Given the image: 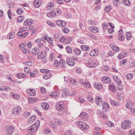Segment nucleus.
I'll list each match as a JSON object with an SVG mask.
<instances>
[{"mask_svg": "<svg viewBox=\"0 0 135 135\" xmlns=\"http://www.w3.org/2000/svg\"><path fill=\"white\" fill-rule=\"evenodd\" d=\"M131 122L130 120H127L123 122L122 124V127L123 129L129 128L130 126Z\"/></svg>", "mask_w": 135, "mask_h": 135, "instance_id": "obj_3", "label": "nucleus"}, {"mask_svg": "<svg viewBox=\"0 0 135 135\" xmlns=\"http://www.w3.org/2000/svg\"><path fill=\"white\" fill-rule=\"evenodd\" d=\"M27 45V46L28 48L31 49V48L32 44H31V42H29L28 43Z\"/></svg>", "mask_w": 135, "mask_h": 135, "instance_id": "obj_63", "label": "nucleus"}, {"mask_svg": "<svg viewBox=\"0 0 135 135\" xmlns=\"http://www.w3.org/2000/svg\"><path fill=\"white\" fill-rule=\"evenodd\" d=\"M93 98L92 97L90 96L89 97H88L87 98V100L88 101L90 102L93 103Z\"/></svg>", "mask_w": 135, "mask_h": 135, "instance_id": "obj_50", "label": "nucleus"}, {"mask_svg": "<svg viewBox=\"0 0 135 135\" xmlns=\"http://www.w3.org/2000/svg\"><path fill=\"white\" fill-rule=\"evenodd\" d=\"M80 47L82 50L85 51H88L90 49L88 46L85 45H82Z\"/></svg>", "mask_w": 135, "mask_h": 135, "instance_id": "obj_24", "label": "nucleus"}, {"mask_svg": "<svg viewBox=\"0 0 135 135\" xmlns=\"http://www.w3.org/2000/svg\"><path fill=\"white\" fill-rule=\"evenodd\" d=\"M120 3V0H113V4L115 6H118Z\"/></svg>", "mask_w": 135, "mask_h": 135, "instance_id": "obj_36", "label": "nucleus"}, {"mask_svg": "<svg viewBox=\"0 0 135 135\" xmlns=\"http://www.w3.org/2000/svg\"><path fill=\"white\" fill-rule=\"evenodd\" d=\"M102 80L103 82L105 84L110 83L111 80L110 78L106 76L102 77Z\"/></svg>", "mask_w": 135, "mask_h": 135, "instance_id": "obj_9", "label": "nucleus"}, {"mask_svg": "<svg viewBox=\"0 0 135 135\" xmlns=\"http://www.w3.org/2000/svg\"><path fill=\"white\" fill-rule=\"evenodd\" d=\"M60 93L58 91H52L51 93L50 94V95L51 97H54L55 98L58 97Z\"/></svg>", "mask_w": 135, "mask_h": 135, "instance_id": "obj_21", "label": "nucleus"}, {"mask_svg": "<svg viewBox=\"0 0 135 135\" xmlns=\"http://www.w3.org/2000/svg\"><path fill=\"white\" fill-rule=\"evenodd\" d=\"M24 17L23 16H20L17 18L18 22L20 23L22 22L24 20Z\"/></svg>", "mask_w": 135, "mask_h": 135, "instance_id": "obj_40", "label": "nucleus"}, {"mask_svg": "<svg viewBox=\"0 0 135 135\" xmlns=\"http://www.w3.org/2000/svg\"><path fill=\"white\" fill-rule=\"evenodd\" d=\"M24 114L25 116L26 117H27L30 115V113L29 112H27L24 113Z\"/></svg>", "mask_w": 135, "mask_h": 135, "instance_id": "obj_52", "label": "nucleus"}, {"mask_svg": "<svg viewBox=\"0 0 135 135\" xmlns=\"http://www.w3.org/2000/svg\"><path fill=\"white\" fill-rule=\"evenodd\" d=\"M95 101L96 103L99 105L102 104V99L100 98L99 96H97L95 98Z\"/></svg>", "mask_w": 135, "mask_h": 135, "instance_id": "obj_13", "label": "nucleus"}, {"mask_svg": "<svg viewBox=\"0 0 135 135\" xmlns=\"http://www.w3.org/2000/svg\"><path fill=\"white\" fill-rule=\"evenodd\" d=\"M118 58L119 59L121 60L123 59L124 58V56L123 55L122 52L120 53L118 56Z\"/></svg>", "mask_w": 135, "mask_h": 135, "instance_id": "obj_48", "label": "nucleus"}, {"mask_svg": "<svg viewBox=\"0 0 135 135\" xmlns=\"http://www.w3.org/2000/svg\"><path fill=\"white\" fill-rule=\"evenodd\" d=\"M132 37L131 33L129 32H127L126 34V37L127 40H129L131 39Z\"/></svg>", "mask_w": 135, "mask_h": 135, "instance_id": "obj_32", "label": "nucleus"}, {"mask_svg": "<svg viewBox=\"0 0 135 135\" xmlns=\"http://www.w3.org/2000/svg\"><path fill=\"white\" fill-rule=\"evenodd\" d=\"M36 118V116L33 115V116L32 117H31L29 119V121L30 122V121H32V122H33V121H34Z\"/></svg>", "mask_w": 135, "mask_h": 135, "instance_id": "obj_49", "label": "nucleus"}, {"mask_svg": "<svg viewBox=\"0 0 135 135\" xmlns=\"http://www.w3.org/2000/svg\"><path fill=\"white\" fill-rule=\"evenodd\" d=\"M61 21V27L62 26L64 27L66 25V23L65 22Z\"/></svg>", "mask_w": 135, "mask_h": 135, "instance_id": "obj_56", "label": "nucleus"}, {"mask_svg": "<svg viewBox=\"0 0 135 135\" xmlns=\"http://www.w3.org/2000/svg\"><path fill=\"white\" fill-rule=\"evenodd\" d=\"M23 12V10L21 8L19 7L17 10V13L19 15H21Z\"/></svg>", "mask_w": 135, "mask_h": 135, "instance_id": "obj_37", "label": "nucleus"}, {"mask_svg": "<svg viewBox=\"0 0 135 135\" xmlns=\"http://www.w3.org/2000/svg\"><path fill=\"white\" fill-rule=\"evenodd\" d=\"M63 32L65 33H67L69 32V29L67 28H65L63 30Z\"/></svg>", "mask_w": 135, "mask_h": 135, "instance_id": "obj_59", "label": "nucleus"}, {"mask_svg": "<svg viewBox=\"0 0 135 135\" xmlns=\"http://www.w3.org/2000/svg\"><path fill=\"white\" fill-rule=\"evenodd\" d=\"M90 31L94 33H96L98 31V29L96 27L92 26L90 27Z\"/></svg>", "mask_w": 135, "mask_h": 135, "instance_id": "obj_22", "label": "nucleus"}, {"mask_svg": "<svg viewBox=\"0 0 135 135\" xmlns=\"http://www.w3.org/2000/svg\"><path fill=\"white\" fill-rule=\"evenodd\" d=\"M65 134L66 135H73L72 133L69 130L66 131V133Z\"/></svg>", "mask_w": 135, "mask_h": 135, "instance_id": "obj_61", "label": "nucleus"}, {"mask_svg": "<svg viewBox=\"0 0 135 135\" xmlns=\"http://www.w3.org/2000/svg\"><path fill=\"white\" fill-rule=\"evenodd\" d=\"M109 89L113 92H116L117 91L115 86L114 84H112L109 85Z\"/></svg>", "mask_w": 135, "mask_h": 135, "instance_id": "obj_14", "label": "nucleus"}, {"mask_svg": "<svg viewBox=\"0 0 135 135\" xmlns=\"http://www.w3.org/2000/svg\"><path fill=\"white\" fill-rule=\"evenodd\" d=\"M123 3L124 4L128 6L130 5V2L128 0H124Z\"/></svg>", "mask_w": 135, "mask_h": 135, "instance_id": "obj_45", "label": "nucleus"}, {"mask_svg": "<svg viewBox=\"0 0 135 135\" xmlns=\"http://www.w3.org/2000/svg\"><path fill=\"white\" fill-rule=\"evenodd\" d=\"M21 109L20 107L17 106L14 107L12 110V114L15 115L19 116V113L21 112Z\"/></svg>", "mask_w": 135, "mask_h": 135, "instance_id": "obj_5", "label": "nucleus"}, {"mask_svg": "<svg viewBox=\"0 0 135 135\" xmlns=\"http://www.w3.org/2000/svg\"><path fill=\"white\" fill-rule=\"evenodd\" d=\"M41 93L43 94L46 92L45 89L43 87H41Z\"/></svg>", "mask_w": 135, "mask_h": 135, "instance_id": "obj_53", "label": "nucleus"}, {"mask_svg": "<svg viewBox=\"0 0 135 135\" xmlns=\"http://www.w3.org/2000/svg\"><path fill=\"white\" fill-rule=\"evenodd\" d=\"M92 51L93 53V54L94 55V56H97V55L98 54V51L97 49H94L93 50H92Z\"/></svg>", "mask_w": 135, "mask_h": 135, "instance_id": "obj_47", "label": "nucleus"}, {"mask_svg": "<svg viewBox=\"0 0 135 135\" xmlns=\"http://www.w3.org/2000/svg\"><path fill=\"white\" fill-rule=\"evenodd\" d=\"M79 82L81 85H83L84 86V83L85 82L83 80H82L80 79L79 81Z\"/></svg>", "mask_w": 135, "mask_h": 135, "instance_id": "obj_55", "label": "nucleus"}, {"mask_svg": "<svg viewBox=\"0 0 135 135\" xmlns=\"http://www.w3.org/2000/svg\"><path fill=\"white\" fill-rule=\"evenodd\" d=\"M69 91L68 89H65L63 90L62 92V96L63 97H66L69 94Z\"/></svg>", "mask_w": 135, "mask_h": 135, "instance_id": "obj_15", "label": "nucleus"}, {"mask_svg": "<svg viewBox=\"0 0 135 135\" xmlns=\"http://www.w3.org/2000/svg\"><path fill=\"white\" fill-rule=\"evenodd\" d=\"M78 125L81 129L83 130H86L89 128L88 125L86 123L83 122H79Z\"/></svg>", "mask_w": 135, "mask_h": 135, "instance_id": "obj_6", "label": "nucleus"}, {"mask_svg": "<svg viewBox=\"0 0 135 135\" xmlns=\"http://www.w3.org/2000/svg\"><path fill=\"white\" fill-rule=\"evenodd\" d=\"M41 106L42 108L45 110H47L49 107L48 104L46 102L41 103Z\"/></svg>", "mask_w": 135, "mask_h": 135, "instance_id": "obj_12", "label": "nucleus"}, {"mask_svg": "<svg viewBox=\"0 0 135 135\" xmlns=\"http://www.w3.org/2000/svg\"><path fill=\"white\" fill-rule=\"evenodd\" d=\"M66 49L67 52L68 53L71 54L72 52V50L70 47L68 46H66Z\"/></svg>", "mask_w": 135, "mask_h": 135, "instance_id": "obj_43", "label": "nucleus"}, {"mask_svg": "<svg viewBox=\"0 0 135 135\" xmlns=\"http://www.w3.org/2000/svg\"><path fill=\"white\" fill-rule=\"evenodd\" d=\"M15 36V33L14 32L9 33L7 35V37L8 39H11L13 38Z\"/></svg>", "mask_w": 135, "mask_h": 135, "instance_id": "obj_25", "label": "nucleus"}, {"mask_svg": "<svg viewBox=\"0 0 135 135\" xmlns=\"http://www.w3.org/2000/svg\"><path fill=\"white\" fill-rule=\"evenodd\" d=\"M51 76V73H46L43 75V78L45 79H47L49 78Z\"/></svg>", "mask_w": 135, "mask_h": 135, "instance_id": "obj_20", "label": "nucleus"}, {"mask_svg": "<svg viewBox=\"0 0 135 135\" xmlns=\"http://www.w3.org/2000/svg\"><path fill=\"white\" fill-rule=\"evenodd\" d=\"M26 75L23 73H19L17 75V77L19 79L24 78L26 77Z\"/></svg>", "mask_w": 135, "mask_h": 135, "instance_id": "obj_29", "label": "nucleus"}, {"mask_svg": "<svg viewBox=\"0 0 135 135\" xmlns=\"http://www.w3.org/2000/svg\"><path fill=\"white\" fill-rule=\"evenodd\" d=\"M39 49L37 47H35L32 49V54L34 55H35L38 54V53L39 52Z\"/></svg>", "mask_w": 135, "mask_h": 135, "instance_id": "obj_17", "label": "nucleus"}, {"mask_svg": "<svg viewBox=\"0 0 135 135\" xmlns=\"http://www.w3.org/2000/svg\"><path fill=\"white\" fill-rule=\"evenodd\" d=\"M64 103L63 102L57 104L56 108L57 110L58 111L57 113L58 115L61 116L62 115L64 112L63 110L64 108Z\"/></svg>", "mask_w": 135, "mask_h": 135, "instance_id": "obj_2", "label": "nucleus"}, {"mask_svg": "<svg viewBox=\"0 0 135 135\" xmlns=\"http://www.w3.org/2000/svg\"><path fill=\"white\" fill-rule=\"evenodd\" d=\"M40 122L37 121L29 127L28 128V132L30 134L34 133L36 130L40 126Z\"/></svg>", "mask_w": 135, "mask_h": 135, "instance_id": "obj_1", "label": "nucleus"}, {"mask_svg": "<svg viewBox=\"0 0 135 135\" xmlns=\"http://www.w3.org/2000/svg\"><path fill=\"white\" fill-rule=\"evenodd\" d=\"M72 40V38L71 37H69L66 38L65 40V41L66 44H70Z\"/></svg>", "mask_w": 135, "mask_h": 135, "instance_id": "obj_35", "label": "nucleus"}, {"mask_svg": "<svg viewBox=\"0 0 135 135\" xmlns=\"http://www.w3.org/2000/svg\"><path fill=\"white\" fill-rule=\"evenodd\" d=\"M120 36V38H119V40L120 41L123 40L124 39L125 36L123 35H122Z\"/></svg>", "mask_w": 135, "mask_h": 135, "instance_id": "obj_58", "label": "nucleus"}, {"mask_svg": "<svg viewBox=\"0 0 135 135\" xmlns=\"http://www.w3.org/2000/svg\"><path fill=\"white\" fill-rule=\"evenodd\" d=\"M115 81L118 83V84L119 86H121V81L119 79V78L118 77V79H116V80Z\"/></svg>", "mask_w": 135, "mask_h": 135, "instance_id": "obj_51", "label": "nucleus"}, {"mask_svg": "<svg viewBox=\"0 0 135 135\" xmlns=\"http://www.w3.org/2000/svg\"><path fill=\"white\" fill-rule=\"evenodd\" d=\"M41 4V0H35L33 2L34 6L36 8L39 7Z\"/></svg>", "mask_w": 135, "mask_h": 135, "instance_id": "obj_11", "label": "nucleus"}, {"mask_svg": "<svg viewBox=\"0 0 135 135\" xmlns=\"http://www.w3.org/2000/svg\"><path fill=\"white\" fill-rule=\"evenodd\" d=\"M81 119L84 121H86L88 118V115L85 112H82L79 116Z\"/></svg>", "mask_w": 135, "mask_h": 135, "instance_id": "obj_7", "label": "nucleus"}, {"mask_svg": "<svg viewBox=\"0 0 135 135\" xmlns=\"http://www.w3.org/2000/svg\"><path fill=\"white\" fill-rule=\"evenodd\" d=\"M109 105L106 102H104L103 104V109L105 111H107L109 110Z\"/></svg>", "mask_w": 135, "mask_h": 135, "instance_id": "obj_16", "label": "nucleus"}, {"mask_svg": "<svg viewBox=\"0 0 135 135\" xmlns=\"http://www.w3.org/2000/svg\"><path fill=\"white\" fill-rule=\"evenodd\" d=\"M12 95L13 98L16 99H18L20 98V96L19 95L15 93L13 94Z\"/></svg>", "mask_w": 135, "mask_h": 135, "instance_id": "obj_42", "label": "nucleus"}, {"mask_svg": "<svg viewBox=\"0 0 135 135\" xmlns=\"http://www.w3.org/2000/svg\"><path fill=\"white\" fill-rule=\"evenodd\" d=\"M11 90L10 88L8 87L5 86H0V91L7 90L9 91Z\"/></svg>", "mask_w": 135, "mask_h": 135, "instance_id": "obj_31", "label": "nucleus"}, {"mask_svg": "<svg viewBox=\"0 0 135 135\" xmlns=\"http://www.w3.org/2000/svg\"><path fill=\"white\" fill-rule=\"evenodd\" d=\"M73 52L75 55H79L81 53L80 50L77 48H75L73 50Z\"/></svg>", "mask_w": 135, "mask_h": 135, "instance_id": "obj_23", "label": "nucleus"}, {"mask_svg": "<svg viewBox=\"0 0 135 135\" xmlns=\"http://www.w3.org/2000/svg\"><path fill=\"white\" fill-rule=\"evenodd\" d=\"M106 124L108 127H112L114 125L113 123L112 122L110 121H107L106 123Z\"/></svg>", "mask_w": 135, "mask_h": 135, "instance_id": "obj_38", "label": "nucleus"}, {"mask_svg": "<svg viewBox=\"0 0 135 135\" xmlns=\"http://www.w3.org/2000/svg\"><path fill=\"white\" fill-rule=\"evenodd\" d=\"M54 4L52 2H51L48 4V6L46 7V9L47 10L52 9L53 7Z\"/></svg>", "mask_w": 135, "mask_h": 135, "instance_id": "obj_27", "label": "nucleus"}, {"mask_svg": "<svg viewBox=\"0 0 135 135\" xmlns=\"http://www.w3.org/2000/svg\"><path fill=\"white\" fill-rule=\"evenodd\" d=\"M59 64L60 65H61V66H62L63 67H65V60L63 59H60V60Z\"/></svg>", "mask_w": 135, "mask_h": 135, "instance_id": "obj_34", "label": "nucleus"}, {"mask_svg": "<svg viewBox=\"0 0 135 135\" xmlns=\"http://www.w3.org/2000/svg\"><path fill=\"white\" fill-rule=\"evenodd\" d=\"M111 49L115 51L118 52L119 50V48L114 44L110 45Z\"/></svg>", "mask_w": 135, "mask_h": 135, "instance_id": "obj_19", "label": "nucleus"}, {"mask_svg": "<svg viewBox=\"0 0 135 135\" xmlns=\"http://www.w3.org/2000/svg\"><path fill=\"white\" fill-rule=\"evenodd\" d=\"M27 92L28 94H30L31 96H34L36 94L35 91L34 90L31 89L28 90Z\"/></svg>", "mask_w": 135, "mask_h": 135, "instance_id": "obj_26", "label": "nucleus"}, {"mask_svg": "<svg viewBox=\"0 0 135 135\" xmlns=\"http://www.w3.org/2000/svg\"><path fill=\"white\" fill-rule=\"evenodd\" d=\"M103 69L105 71L108 70L109 69L107 65L104 66L103 67Z\"/></svg>", "mask_w": 135, "mask_h": 135, "instance_id": "obj_54", "label": "nucleus"}, {"mask_svg": "<svg viewBox=\"0 0 135 135\" xmlns=\"http://www.w3.org/2000/svg\"><path fill=\"white\" fill-rule=\"evenodd\" d=\"M94 85L95 88H97L98 89H100L102 88V86L100 83L98 84L96 83Z\"/></svg>", "mask_w": 135, "mask_h": 135, "instance_id": "obj_33", "label": "nucleus"}, {"mask_svg": "<svg viewBox=\"0 0 135 135\" xmlns=\"http://www.w3.org/2000/svg\"><path fill=\"white\" fill-rule=\"evenodd\" d=\"M84 86L86 88H89L90 87V85L89 83L87 82L86 83V82L84 83Z\"/></svg>", "mask_w": 135, "mask_h": 135, "instance_id": "obj_46", "label": "nucleus"}, {"mask_svg": "<svg viewBox=\"0 0 135 135\" xmlns=\"http://www.w3.org/2000/svg\"><path fill=\"white\" fill-rule=\"evenodd\" d=\"M6 133L7 135H11L13 132L14 127L12 126H7L5 128Z\"/></svg>", "mask_w": 135, "mask_h": 135, "instance_id": "obj_4", "label": "nucleus"}, {"mask_svg": "<svg viewBox=\"0 0 135 135\" xmlns=\"http://www.w3.org/2000/svg\"><path fill=\"white\" fill-rule=\"evenodd\" d=\"M110 101L111 104L112 105H114L115 106H118L119 105V103H117L113 100L111 99L110 100Z\"/></svg>", "mask_w": 135, "mask_h": 135, "instance_id": "obj_30", "label": "nucleus"}, {"mask_svg": "<svg viewBox=\"0 0 135 135\" xmlns=\"http://www.w3.org/2000/svg\"><path fill=\"white\" fill-rule=\"evenodd\" d=\"M94 135H102V134L100 132L96 131L94 133Z\"/></svg>", "mask_w": 135, "mask_h": 135, "instance_id": "obj_64", "label": "nucleus"}, {"mask_svg": "<svg viewBox=\"0 0 135 135\" xmlns=\"http://www.w3.org/2000/svg\"><path fill=\"white\" fill-rule=\"evenodd\" d=\"M66 61L67 64L70 66H73L75 64L74 61L71 58H67L66 60Z\"/></svg>", "mask_w": 135, "mask_h": 135, "instance_id": "obj_10", "label": "nucleus"}, {"mask_svg": "<svg viewBox=\"0 0 135 135\" xmlns=\"http://www.w3.org/2000/svg\"><path fill=\"white\" fill-rule=\"evenodd\" d=\"M56 15V13L55 12H54V10L51 12H49L47 13V16L48 17L50 18H52L54 17Z\"/></svg>", "mask_w": 135, "mask_h": 135, "instance_id": "obj_18", "label": "nucleus"}, {"mask_svg": "<svg viewBox=\"0 0 135 135\" xmlns=\"http://www.w3.org/2000/svg\"><path fill=\"white\" fill-rule=\"evenodd\" d=\"M71 59L74 61H77L78 60V59L77 57L72 56Z\"/></svg>", "mask_w": 135, "mask_h": 135, "instance_id": "obj_60", "label": "nucleus"}, {"mask_svg": "<svg viewBox=\"0 0 135 135\" xmlns=\"http://www.w3.org/2000/svg\"><path fill=\"white\" fill-rule=\"evenodd\" d=\"M53 10H54V12H55L56 13V12L57 13H58V15L59 14H61V10L59 8L55 9Z\"/></svg>", "mask_w": 135, "mask_h": 135, "instance_id": "obj_44", "label": "nucleus"}, {"mask_svg": "<svg viewBox=\"0 0 135 135\" xmlns=\"http://www.w3.org/2000/svg\"><path fill=\"white\" fill-rule=\"evenodd\" d=\"M106 113L104 112H102L99 114V116L101 118H103L104 119H105L107 117V115Z\"/></svg>", "mask_w": 135, "mask_h": 135, "instance_id": "obj_28", "label": "nucleus"}, {"mask_svg": "<svg viewBox=\"0 0 135 135\" xmlns=\"http://www.w3.org/2000/svg\"><path fill=\"white\" fill-rule=\"evenodd\" d=\"M37 58L39 59H44L47 56V53L46 51H43L40 54H38Z\"/></svg>", "mask_w": 135, "mask_h": 135, "instance_id": "obj_8", "label": "nucleus"}, {"mask_svg": "<svg viewBox=\"0 0 135 135\" xmlns=\"http://www.w3.org/2000/svg\"><path fill=\"white\" fill-rule=\"evenodd\" d=\"M111 6L109 5L106 6L105 7L104 10L105 12H108L111 10Z\"/></svg>", "mask_w": 135, "mask_h": 135, "instance_id": "obj_39", "label": "nucleus"}, {"mask_svg": "<svg viewBox=\"0 0 135 135\" xmlns=\"http://www.w3.org/2000/svg\"><path fill=\"white\" fill-rule=\"evenodd\" d=\"M126 78L128 80H130L133 78V75L131 74H128L126 75Z\"/></svg>", "mask_w": 135, "mask_h": 135, "instance_id": "obj_41", "label": "nucleus"}, {"mask_svg": "<svg viewBox=\"0 0 135 135\" xmlns=\"http://www.w3.org/2000/svg\"><path fill=\"white\" fill-rule=\"evenodd\" d=\"M28 20H26L24 23V25L26 26L27 25H29V24H28Z\"/></svg>", "mask_w": 135, "mask_h": 135, "instance_id": "obj_62", "label": "nucleus"}, {"mask_svg": "<svg viewBox=\"0 0 135 135\" xmlns=\"http://www.w3.org/2000/svg\"><path fill=\"white\" fill-rule=\"evenodd\" d=\"M89 65H90L89 66V67L92 68H94L96 67V64L95 63H93V64H91V63H89Z\"/></svg>", "mask_w": 135, "mask_h": 135, "instance_id": "obj_57", "label": "nucleus"}]
</instances>
